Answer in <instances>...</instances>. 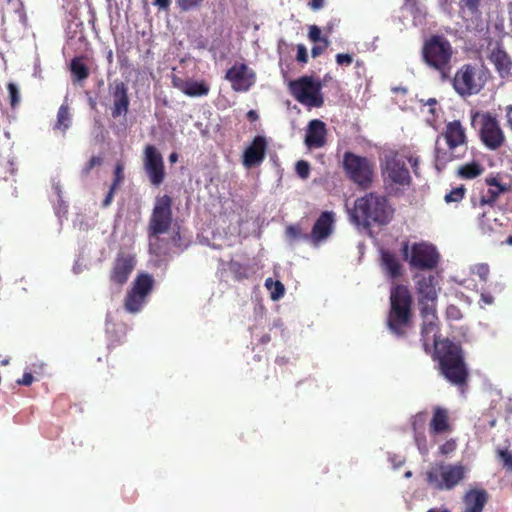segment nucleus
Instances as JSON below:
<instances>
[{
  "label": "nucleus",
  "mask_w": 512,
  "mask_h": 512,
  "mask_svg": "<svg viewBox=\"0 0 512 512\" xmlns=\"http://www.w3.org/2000/svg\"><path fill=\"white\" fill-rule=\"evenodd\" d=\"M432 358L438 363L439 374L450 384L459 388L467 385L469 370L460 344L448 338L435 341Z\"/></svg>",
  "instance_id": "1"
},
{
  "label": "nucleus",
  "mask_w": 512,
  "mask_h": 512,
  "mask_svg": "<svg viewBox=\"0 0 512 512\" xmlns=\"http://www.w3.org/2000/svg\"><path fill=\"white\" fill-rule=\"evenodd\" d=\"M394 209L384 195L370 192L354 202L351 219L364 228L387 225L393 218Z\"/></svg>",
  "instance_id": "2"
},
{
  "label": "nucleus",
  "mask_w": 512,
  "mask_h": 512,
  "mask_svg": "<svg viewBox=\"0 0 512 512\" xmlns=\"http://www.w3.org/2000/svg\"><path fill=\"white\" fill-rule=\"evenodd\" d=\"M412 296L407 286L396 284L390 291L386 326L397 338H405L413 327Z\"/></svg>",
  "instance_id": "3"
},
{
  "label": "nucleus",
  "mask_w": 512,
  "mask_h": 512,
  "mask_svg": "<svg viewBox=\"0 0 512 512\" xmlns=\"http://www.w3.org/2000/svg\"><path fill=\"white\" fill-rule=\"evenodd\" d=\"M172 222V198L166 194L156 197L147 227L149 249L155 256H166L169 253L170 248L164 245L161 235L170 230Z\"/></svg>",
  "instance_id": "4"
},
{
  "label": "nucleus",
  "mask_w": 512,
  "mask_h": 512,
  "mask_svg": "<svg viewBox=\"0 0 512 512\" xmlns=\"http://www.w3.org/2000/svg\"><path fill=\"white\" fill-rule=\"evenodd\" d=\"M453 53L451 43L443 35L429 37L421 50L423 62L430 69L437 71L442 81L450 78Z\"/></svg>",
  "instance_id": "5"
},
{
  "label": "nucleus",
  "mask_w": 512,
  "mask_h": 512,
  "mask_svg": "<svg viewBox=\"0 0 512 512\" xmlns=\"http://www.w3.org/2000/svg\"><path fill=\"white\" fill-rule=\"evenodd\" d=\"M486 71L472 64L462 65L452 79L454 90L463 97L478 94L487 81Z\"/></svg>",
  "instance_id": "6"
},
{
  "label": "nucleus",
  "mask_w": 512,
  "mask_h": 512,
  "mask_svg": "<svg viewBox=\"0 0 512 512\" xmlns=\"http://www.w3.org/2000/svg\"><path fill=\"white\" fill-rule=\"evenodd\" d=\"M323 84L311 76H302L289 83L292 96L302 105L320 108L324 105V96L321 92Z\"/></svg>",
  "instance_id": "7"
},
{
  "label": "nucleus",
  "mask_w": 512,
  "mask_h": 512,
  "mask_svg": "<svg viewBox=\"0 0 512 512\" xmlns=\"http://www.w3.org/2000/svg\"><path fill=\"white\" fill-rule=\"evenodd\" d=\"M343 167L348 177L362 188H368L373 179V165L366 157L346 152L343 157Z\"/></svg>",
  "instance_id": "8"
},
{
  "label": "nucleus",
  "mask_w": 512,
  "mask_h": 512,
  "mask_svg": "<svg viewBox=\"0 0 512 512\" xmlns=\"http://www.w3.org/2000/svg\"><path fill=\"white\" fill-rule=\"evenodd\" d=\"M382 175L384 181L389 182L391 185L406 187L412 183L405 157L398 153H391L385 156L382 164Z\"/></svg>",
  "instance_id": "9"
},
{
  "label": "nucleus",
  "mask_w": 512,
  "mask_h": 512,
  "mask_svg": "<svg viewBox=\"0 0 512 512\" xmlns=\"http://www.w3.org/2000/svg\"><path fill=\"white\" fill-rule=\"evenodd\" d=\"M465 477V468L461 464L440 465L438 469L427 472V482L437 490H450Z\"/></svg>",
  "instance_id": "10"
},
{
  "label": "nucleus",
  "mask_w": 512,
  "mask_h": 512,
  "mask_svg": "<svg viewBox=\"0 0 512 512\" xmlns=\"http://www.w3.org/2000/svg\"><path fill=\"white\" fill-rule=\"evenodd\" d=\"M443 137L447 143L450 154L447 155L446 152H441L440 149L436 148V162L445 164L446 162L451 161L453 158L457 157L454 155V151L457 148L462 146L466 147L467 137L465 128L459 120H454L446 124Z\"/></svg>",
  "instance_id": "11"
},
{
  "label": "nucleus",
  "mask_w": 512,
  "mask_h": 512,
  "mask_svg": "<svg viewBox=\"0 0 512 512\" xmlns=\"http://www.w3.org/2000/svg\"><path fill=\"white\" fill-rule=\"evenodd\" d=\"M440 255L432 244L427 242L413 243L409 265L418 270H432L437 267Z\"/></svg>",
  "instance_id": "12"
},
{
  "label": "nucleus",
  "mask_w": 512,
  "mask_h": 512,
  "mask_svg": "<svg viewBox=\"0 0 512 512\" xmlns=\"http://www.w3.org/2000/svg\"><path fill=\"white\" fill-rule=\"evenodd\" d=\"M235 92H247L256 83V72L244 62H235L224 77Z\"/></svg>",
  "instance_id": "13"
},
{
  "label": "nucleus",
  "mask_w": 512,
  "mask_h": 512,
  "mask_svg": "<svg viewBox=\"0 0 512 512\" xmlns=\"http://www.w3.org/2000/svg\"><path fill=\"white\" fill-rule=\"evenodd\" d=\"M479 134L482 143L490 150H497L505 142V135L498 120L490 113L481 116Z\"/></svg>",
  "instance_id": "14"
},
{
  "label": "nucleus",
  "mask_w": 512,
  "mask_h": 512,
  "mask_svg": "<svg viewBox=\"0 0 512 512\" xmlns=\"http://www.w3.org/2000/svg\"><path fill=\"white\" fill-rule=\"evenodd\" d=\"M420 314L423 319L421 325V342L423 349L426 353L431 352V341L434 344L437 339L439 331L438 317L435 307L424 306L420 308Z\"/></svg>",
  "instance_id": "15"
},
{
  "label": "nucleus",
  "mask_w": 512,
  "mask_h": 512,
  "mask_svg": "<svg viewBox=\"0 0 512 512\" xmlns=\"http://www.w3.org/2000/svg\"><path fill=\"white\" fill-rule=\"evenodd\" d=\"M136 266V259L133 255L119 252L113 262L109 279L117 286H123Z\"/></svg>",
  "instance_id": "16"
},
{
  "label": "nucleus",
  "mask_w": 512,
  "mask_h": 512,
  "mask_svg": "<svg viewBox=\"0 0 512 512\" xmlns=\"http://www.w3.org/2000/svg\"><path fill=\"white\" fill-rule=\"evenodd\" d=\"M416 290L419 295L420 308L424 306L435 307L438 297V281L434 275H417Z\"/></svg>",
  "instance_id": "17"
},
{
  "label": "nucleus",
  "mask_w": 512,
  "mask_h": 512,
  "mask_svg": "<svg viewBox=\"0 0 512 512\" xmlns=\"http://www.w3.org/2000/svg\"><path fill=\"white\" fill-rule=\"evenodd\" d=\"M334 222L335 215L332 211L322 212L309 234L310 242L314 246H318L322 241L326 240L333 232Z\"/></svg>",
  "instance_id": "18"
},
{
  "label": "nucleus",
  "mask_w": 512,
  "mask_h": 512,
  "mask_svg": "<svg viewBox=\"0 0 512 512\" xmlns=\"http://www.w3.org/2000/svg\"><path fill=\"white\" fill-rule=\"evenodd\" d=\"M267 147L266 138L261 135L256 136L243 153L242 163L244 167L249 169L259 166L265 159Z\"/></svg>",
  "instance_id": "19"
},
{
  "label": "nucleus",
  "mask_w": 512,
  "mask_h": 512,
  "mask_svg": "<svg viewBox=\"0 0 512 512\" xmlns=\"http://www.w3.org/2000/svg\"><path fill=\"white\" fill-rule=\"evenodd\" d=\"M305 145L309 149H318L327 142L326 124L319 119H313L308 123L305 135Z\"/></svg>",
  "instance_id": "20"
},
{
  "label": "nucleus",
  "mask_w": 512,
  "mask_h": 512,
  "mask_svg": "<svg viewBox=\"0 0 512 512\" xmlns=\"http://www.w3.org/2000/svg\"><path fill=\"white\" fill-rule=\"evenodd\" d=\"M488 59L502 79L512 76V58L501 45L497 44L491 49Z\"/></svg>",
  "instance_id": "21"
},
{
  "label": "nucleus",
  "mask_w": 512,
  "mask_h": 512,
  "mask_svg": "<svg viewBox=\"0 0 512 512\" xmlns=\"http://www.w3.org/2000/svg\"><path fill=\"white\" fill-rule=\"evenodd\" d=\"M113 97L112 117L125 115L129 109L128 87L122 81H115L110 87Z\"/></svg>",
  "instance_id": "22"
},
{
  "label": "nucleus",
  "mask_w": 512,
  "mask_h": 512,
  "mask_svg": "<svg viewBox=\"0 0 512 512\" xmlns=\"http://www.w3.org/2000/svg\"><path fill=\"white\" fill-rule=\"evenodd\" d=\"M485 182L489 188L480 196L478 202H472L474 207H494L499 196L509 190L508 185L500 183L496 177H487Z\"/></svg>",
  "instance_id": "23"
},
{
  "label": "nucleus",
  "mask_w": 512,
  "mask_h": 512,
  "mask_svg": "<svg viewBox=\"0 0 512 512\" xmlns=\"http://www.w3.org/2000/svg\"><path fill=\"white\" fill-rule=\"evenodd\" d=\"M452 431L449 410L445 407L435 406L429 422V433L432 436L443 435Z\"/></svg>",
  "instance_id": "24"
},
{
  "label": "nucleus",
  "mask_w": 512,
  "mask_h": 512,
  "mask_svg": "<svg viewBox=\"0 0 512 512\" xmlns=\"http://www.w3.org/2000/svg\"><path fill=\"white\" fill-rule=\"evenodd\" d=\"M489 499L485 489H470L463 496L465 508L463 512H483Z\"/></svg>",
  "instance_id": "25"
},
{
  "label": "nucleus",
  "mask_w": 512,
  "mask_h": 512,
  "mask_svg": "<svg viewBox=\"0 0 512 512\" xmlns=\"http://www.w3.org/2000/svg\"><path fill=\"white\" fill-rule=\"evenodd\" d=\"M380 266L386 276L396 280L403 275V266L396 254L389 250H381Z\"/></svg>",
  "instance_id": "26"
},
{
  "label": "nucleus",
  "mask_w": 512,
  "mask_h": 512,
  "mask_svg": "<svg viewBox=\"0 0 512 512\" xmlns=\"http://www.w3.org/2000/svg\"><path fill=\"white\" fill-rule=\"evenodd\" d=\"M174 87L179 89L189 97H201L208 95L210 86L205 81H196L193 79L182 80L174 79Z\"/></svg>",
  "instance_id": "27"
},
{
  "label": "nucleus",
  "mask_w": 512,
  "mask_h": 512,
  "mask_svg": "<svg viewBox=\"0 0 512 512\" xmlns=\"http://www.w3.org/2000/svg\"><path fill=\"white\" fill-rule=\"evenodd\" d=\"M71 79L73 83H82L84 82L90 75L89 68L84 63V57L77 56L74 57L69 65Z\"/></svg>",
  "instance_id": "28"
},
{
  "label": "nucleus",
  "mask_w": 512,
  "mask_h": 512,
  "mask_svg": "<svg viewBox=\"0 0 512 512\" xmlns=\"http://www.w3.org/2000/svg\"><path fill=\"white\" fill-rule=\"evenodd\" d=\"M153 283L154 280L151 275L141 273L134 280L131 290L147 298L153 289Z\"/></svg>",
  "instance_id": "29"
},
{
  "label": "nucleus",
  "mask_w": 512,
  "mask_h": 512,
  "mask_svg": "<svg viewBox=\"0 0 512 512\" xmlns=\"http://www.w3.org/2000/svg\"><path fill=\"white\" fill-rule=\"evenodd\" d=\"M146 302V297L137 294L136 292L132 291L131 289L127 292V295L125 297L124 301V308L126 311L130 313H136L139 312L142 308V306Z\"/></svg>",
  "instance_id": "30"
},
{
  "label": "nucleus",
  "mask_w": 512,
  "mask_h": 512,
  "mask_svg": "<svg viewBox=\"0 0 512 512\" xmlns=\"http://www.w3.org/2000/svg\"><path fill=\"white\" fill-rule=\"evenodd\" d=\"M144 171L148 176L151 185L155 187H159L165 180L166 171L164 163L145 167Z\"/></svg>",
  "instance_id": "31"
},
{
  "label": "nucleus",
  "mask_w": 512,
  "mask_h": 512,
  "mask_svg": "<svg viewBox=\"0 0 512 512\" xmlns=\"http://www.w3.org/2000/svg\"><path fill=\"white\" fill-rule=\"evenodd\" d=\"M163 157L154 145L148 144L144 148L143 167L163 164Z\"/></svg>",
  "instance_id": "32"
},
{
  "label": "nucleus",
  "mask_w": 512,
  "mask_h": 512,
  "mask_svg": "<svg viewBox=\"0 0 512 512\" xmlns=\"http://www.w3.org/2000/svg\"><path fill=\"white\" fill-rule=\"evenodd\" d=\"M484 168L478 162H471L461 165L458 168V175L463 179H474L480 176Z\"/></svg>",
  "instance_id": "33"
},
{
  "label": "nucleus",
  "mask_w": 512,
  "mask_h": 512,
  "mask_svg": "<svg viewBox=\"0 0 512 512\" xmlns=\"http://www.w3.org/2000/svg\"><path fill=\"white\" fill-rule=\"evenodd\" d=\"M71 125V116L69 112V107L67 104H62L57 113V121L54 126L55 130H61L65 132Z\"/></svg>",
  "instance_id": "34"
},
{
  "label": "nucleus",
  "mask_w": 512,
  "mask_h": 512,
  "mask_svg": "<svg viewBox=\"0 0 512 512\" xmlns=\"http://www.w3.org/2000/svg\"><path fill=\"white\" fill-rule=\"evenodd\" d=\"M265 287L271 292V299L278 300L284 296L285 287L280 281H274L272 278L265 280Z\"/></svg>",
  "instance_id": "35"
},
{
  "label": "nucleus",
  "mask_w": 512,
  "mask_h": 512,
  "mask_svg": "<svg viewBox=\"0 0 512 512\" xmlns=\"http://www.w3.org/2000/svg\"><path fill=\"white\" fill-rule=\"evenodd\" d=\"M481 0H459V7L462 13L468 12L470 15L474 16L480 15L479 6Z\"/></svg>",
  "instance_id": "36"
},
{
  "label": "nucleus",
  "mask_w": 512,
  "mask_h": 512,
  "mask_svg": "<svg viewBox=\"0 0 512 512\" xmlns=\"http://www.w3.org/2000/svg\"><path fill=\"white\" fill-rule=\"evenodd\" d=\"M125 179L124 175V163L121 161H118L115 164L114 171H113V181L110 187L113 189H119L121 185L123 184Z\"/></svg>",
  "instance_id": "37"
},
{
  "label": "nucleus",
  "mask_w": 512,
  "mask_h": 512,
  "mask_svg": "<svg viewBox=\"0 0 512 512\" xmlns=\"http://www.w3.org/2000/svg\"><path fill=\"white\" fill-rule=\"evenodd\" d=\"M471 271L474 275L479 277L480 281L487 283L490 274V267L487 263L475 264Z\"/></svg>",
  "instance_id": "38"
},
{
  "label": "nucleus",
  "mask_w": 512,
  "mask_h": 512,
  "mask_svg": "<svg viewBox=\"0 0 512 512\" xmlns=\"http://www.w3.org/2000/svg\"><path fill=\"white\" fill-rule=\"evenodd\" d=\"M169 243H171L173 246H175L181 250H183L184 248H186L188 246V243L183 241L179 226H177L176 229H173V232H172V235H171L169 241L164 240V245L167 244V246L169 247Z\"/></svg>",
  "instance_id": "39"
},
{
  "label": "nucleus",
  "mask_w": 512,
  "mask_h": 512,
  "mask_svg": "<svg viewBox=\"0 0 512 512\" xmlns=\"http://www.w3.org/2000/svg\"><path fill=\"white\" fill-rule=\"evenodd\" d=\"M465 193L466 189L463 185H461L447 193L444 199L447 203L460 202L464 198Z\"/></svg>",
  "instance_id": "40"
},
{
  "label": "nucleus",
  "mask_w": 512,
  "mask_h": 512,
  "mask_svg": "<svg viewBox=\"0 0 512 512\" xmlns=\"http://www.w3.org/2000/svg\"><path fill=\"white\" fill-rule=\"evenodd\" d=\"M497 457L502 462L503 468L512 473V453L508 449H498Z\"/></svg>",
  "instance_id": "41"
},
{
  "label": "nucleus",
  "mask_w": 512,
  "mask_h": 512,
  "mask_svg": "<svg viewBox=\"0 0 512 512\" xmlns=\"http://www.w3.org/2000/svg\"><path fill=\"white\" fill-rule=\"evenodd\" d=\"M205 0H175L177 7L181 11H191L197 9Z\"/></svg>",
  "instance_id": "42"
},
{
  "label": "nucleus",
  "mask_w": 512,
  "mask_h": 512,
  "mask_svg": "<svg viewBox=\"0 0 512 512\" xmlns=\"http://www.w3.org/2000/svg\"><path fill=\"white\" fill-rule=\"evenodd\" d=\"M426 422V413L419 412L412 418L411 426L414 433L424 432V426Z\"/></svg>",
  "instance_id": "43"
},
{
  "label": "nucleus",
  "mask_w": 512,
  "mask_h": 512,
  "mask_svg": "<svg viewBox=\"0 0 512 512\" xmlns=\"http://www.w3.org/2000/svg\"><path fill=\"white\" fill-rule=\"evenodd\" d=\"M286 233L293 239H303L310 241L309 234L303 233L299 225H290L286 228Z\"/></svg>",
  "instance_id": "44"
},
{
  "label": "nucleus",
  "mask_w": 512,
  "mask_h": 512,
  "mask_svg": "<svg viewBox=\"0 0 512 512\" xmlns=\"http://www.w3.org/2000/svg\"><path fill=\"white\" fill-rule=\"evenodd\" d=\"M295 170H296L297 175L301 179H307L309 177V174H310V165L305 160H299L296 163Z\"/></svg>",
  "instance_id": "45"
},
{
  "label": "nucleus",
  "mask_w": 512,
  "mask_h": 512,
  "mask_svg": "<svg viewBox=\"0 0 512 512\" xmlns=\"http://www.w3.org/2000/svg\"><path fill=\"white\" fill-rule=\"evenodd\" d=\"M103 162V159L101 156H92L90 160L86 163V165L82 169V175L87 176L90 174L91 170L95 166H100Z\"/></svg>",
  "instance_id": "46"
},
{
  "label": "nucleus",
  "mask_w": 512,
  "mask_h": 512,
  "mask_svg": "<svg viewBox=\"0 0 512 512\" xmlns=\"http://www.w3.org/2000/svg\"><path fill=\"white\" fill-rule=\"evenodd\" d=\"M7 89L10 97V105L14 108L20 101L19 90L14 83H8Z\"/></svg>",
  "instance_id": "47"
},
{
  "label": "nucleus",
  "mask_w": 512,
  "mask_h": 512,
  "mask_svg": "<svg viewBox=\"0 0 512 512\" xmlns=\"http://www.w3.org/2000/svg\"><path fill=\"white\" fill-rule=\"evenodd\" d=\"M457 448V443L455 439H449L445 441L440 447H439V453L441 455L447 456L451 453H453Z\"/></svg>",
  "instance_id": "48"
},
{
  "label": "nucleus",
  "mask_w": 512,
  "mask_h": 512,
  "mask_svg": "<svg viewBox=\"0 0 512 512\" xmlns=\"http://www.w3.org/2000/svg\"><path fill=\"white\" fill-rule=\"evenodd\" d=\"M308 37L314 43L323 42V39H327L326 37L321 36V29L316 25H311L309 27Z\"/></svg>",
  "instance_id": "49"
},
{
  "label": "nucleus",
  "mask_w": 512,
  "mask_h": 512,
  "mask_svg": "<svg viewBox=\"0 0 512 512\" xmlns=\"http://www.w3.org/2000/svg\"><path fill=\"white\" fill-rule=\"evenodd\" d=\"M479 226L483 233H490L493 231V226L489 223L486 211H484L479 217Z\"/></svg>",
  "instance_id": "50"
},
{
  "label": "nucleus",
  "mask_w": 512,
  "mask_h": 512,
  "mask_svg": "<svg viewBox=\"0 0 512 512\" xmlns=\"http://www.w3.org/2000/svg\"><path fill=\"white\" fill-rule=\"evenodd\" d=\"M415 442L422 454L427 453L426 437L424 432L414 433Z\"/></svg>",
  "instance_id": "51"
},
{
  "label": "nucleus",
  "mask_w": 512,
  "mask_h": 512,
  "mask_svg": "<svg viewBox=\"0 0 512 512\" xmlns=\"http://www.w3.org/2000/svg\"><path fill=\"white\" fill-rule=\"evenodd\" d=\"M318 45H315L311 49L312 57L316 58L320 56L329 46V40L323 39V42H318Z\"/></svg>",
  "instance_id": "52"
},
{
  "label": "nucleus",
  "mask_w": 512,
  "mask_h": 512,
  "mask_svg": "<svg viewBox=\"0 0 512 512\" xmlns=\"http://www.w3.org/2000/svg\"><path fill=\"white\" fill-rule=\"evenodd\" d=\"M336 63L340 66H349L353 62V57L350 54L338 53L335 57Z\"/></svg>",
  "instance_id": "53"
},
{
  "label": "nucleus",
  "mask_w": 512,
  "mask_h": 512,
  "mask_svg": "<svg viewBox=\"0 0 512 512\" xmlns=\"http://www.w3.org/2000/svg\"><path fill=\"white\" fill-rule=\"evenodd\" d=\"M296 59L300 63L308 62L307 49L303 44L297 45V56Z\"/></svg>",
  "instance_id": "54"
},
{
  "label": "nucleus",
  "mask_w": 512,
  "mask_h": 512,
  "mask_svg": "<svg viewBox=\"0 0 512 512\" xmlns=\"http://www.w3.org/2000/svg\"><path fill=\"white\" fill-rule=\"evenodd\" d=\"M408 161L412 167V170L416 176L419 175V158L415 156L405 157V161Z\"/></svg>",
  "instance_id": "55"
},
{
  "label": "nucleus",
  "mask_w": 512,
  "mask_h": 512,
  "mask_svg": "<svg viewBox=\"0 0 512 512\" xmlns=\"http://www.w3.org/2000/svg\"><path fill=\"white\" fill-rule=\"evenodd\" d=\"M480 301L484 305H491L494 302V297L492 296V294L489 291H486L485 289H483V291L481 292Z\"/></svg>",
  "instance_id": "56"
},
{
  "label": "nucleus",
  "mask_w": 512,
  "mask_h": 512,
  "mask_svg": "<svg viewBox=\"0 0 512 512\" xmlns=\"http://www.w3.org/2000/svg\"><path fill=\"white\" fill-rule=\"evenodd\" d=\"M33 380H34L33 375L31 373L26 372L23 374L22 378L18 379L16 382L19 385L29 386L32 384Z\"/></svg>",
  "instance_id": "57"
},
{
  "label": "nucleus",
  "mask_w": 512,
  "mask_h": 512,
  "mask_svg": "<svg viewBox=\"0 0 512 512\" xmlns=\"http://www.w3.org/2000/svg\"><path fill=\"white\" fill-rule=\"evenodd\" d=\"M116 191L117 189H113L112 187L109 188V191L102 202V207L106 208L112 203Z\"/></svg>",
  "instance_id": "58"
},
{
  "label": "nucleus",
  "mask_w": 512,
  "mask_h": 512,
  "mask_svg": "<svg viewBox=\"0 0 512 512\" xmlns=\"http://www.w3.org/2000/svg\"><path fill=\"white\" fill-rule=\"evenodd\" d=\"M401 253L403 256V259L409 262L410 253H411V247L409 246L408 241H404L401 245Z\"/></svg>",
  "instance_id": "59"
},
{
  "label": "nucleus",
  "mask_w": 512,
  "mask_h": 512,
  "mask_svg": "<svg viewBox=\"0 0 512 512\" xmlns=\"http://www.w3.org/2000/svg\"><path fill=\"white\" fill-rule=\"evenodd\" d=\"M231 269H232V271H233V273H234V275H235V278H236L237 280H241V279H243V278H245V277H246V275H245V274H243V273H241V271H240V269H242L241 264H239V263H234V264H232V265H231Z\"/></svg>",
  "instance_id": "60"
},
{
  "label": "nucleus",
  "mask_w": 512,
  "mask_h": 512,
  "mask_svg": "<svg viewBox=\"0 0 512 512\" xmlns=\"http://www.w3.org/2000/svg\"><path fill=\"white\" fill-rule=\"evenodd\" d=\"M153 5L157 6L160 10L167 11L171 5V0H153Z\"/></svg>",
  "instance_id": "61"
},
{
  "label": "nucleus",
  "mask_w": 512,
  "mask_h": 512,
  "mask_svg": "<svg viewBox=\"0 0 512 512\" xmlns=\"http://www.w3.org/2000/svg\"><path fill=\"white\" fill-rule=\"evenodd\" d=\"M308 5L312 10H319L324 6V0H311Z\"/></svg>",
  "instance_id": "62"
},
{
  "label": "nucleus",
  "mask_w": 512,
  "mask_h": 512,
  "mask_svg": "<svg viewBox=\"0 0 512 512\" xmlns=\"http://www.w3.org/2000/svg\"><path fill=\"white\" fill-rule=\"evenodd\" d=\"M427 113L430 114V117L427 118V122L431 124L437 117L436 107H428Z\"/></svg>",
  "instance_id": "63"
},
{
  "label": "nucleus",
  "mask_w": 512,
  "mask_h": 512,
  "mask_svg": "<svg viewBox=\"0 0 512 512\" xmlns=\"http://www.w3.org/2000/svg\"><path fill=\"white\" fill-rule=\"evenodd\" d=\"M505 110H506L508 126L512 130V105L506 106Z\"/></svg>",
  "instance_id": "64"
}]
</instances>
